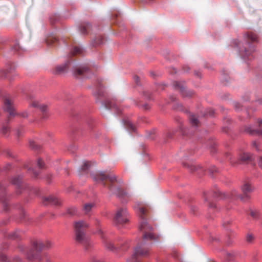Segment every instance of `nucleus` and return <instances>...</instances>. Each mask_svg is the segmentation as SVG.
Listing matches in <instances>:
<instances>
[{
    "label": "nucleus",
    "mask_w": 262,
    "mask_h": 262,
    "mask_svg": "<svg viewBox=\"0 0 262 262\" xmlns=\"http://www.w3.org/2000/svg\"><path fill=\"white\" fill-rule=\"evenodd\" d=\"M189 120L192 125L194 126H197L199 123V121L196 117L193 115L190 116Z\"/></svg>",
    "instance_id": "nucleus-17"
},
{
    "label": "nucleus",
    "mask_w": 262,
    "mask_h": 262,
    "mask_svg": "<svg viewBox=\"0 0 262 262\" xmlns=\"http://www.w3.org/2000/svg\"><path fill=\"white\" fill-rule=\"evenodd\" d=\"M251 158L250 155L249 153L244 152L239 156V161L241 162H247Z\"/></svg>",
    "instance_id": "nucleus-12"
},
{
    "label": "nucleus",
    "mask_w": 262,
    "mask_h": 262,
    "mask_svg": "<svg viewBox=\"0 0 262 262\" xmlns=\"http://www.w3.org/2000/svg\"><path fill=\"white\" fill-rule=\"evenodd\" d=\"M126 126L130 128L132 130L134 131L135 130V127L134 125L130 122H128Z\"/></svg>",
    "instance_id": "nucleus-26"
},
{
    "label": "nucleus",
    "mask_w": 262,
    "mask_h": 262,
    "mask_svg": "<svg viewBox=\"0 0 262 262\" xmlns=\"http://www.w3.org/2000/svg\"><path fill=\"white\" fill-rule=\"evenodd\" d=\"M116 193L119 197H122L124 196H128V195L126 192H124V190H123L121 188H118L117 190V192H116Z\"/></svg>",
    "instance_id": "nucleus-21"
},
{
    "label": "nucleus",
    "mask_w": 262,
    "mask_h": 262,
    "mask_svg": "<svg viewBox=\"0 0 262 262\" xmlns=\"http://www.w3.org/2000/svg\"><path fill=\"white\" fill-rule=\"evenodd\" d=\"M4 110L6 112L8 113L9 118L15 116H19L23 118H27L28 116V114L27 111L16 112L13 106L12 101L8 99H6L5 100Z\"/></svg>",
    "instance_id": "nucleus-2"
},
{
    "label": "nucleus",
    "mask_w": 262,
    "mask_h": 262,
    "mask_svg": "<svg viewBox=\"0 0 262 262\" xmlns=\"http://www.w3.org/2000/svg\"><path fill=\"white\" fill-rule=\"evenodd\" d=\"M129 220L128 213L125 208L118 209L114 217V222L117 225H122Z\"/></svg>",
    "instance_id": "nucleus-3"
},
{
    "label": "nucleus",
    "mask_w": 262,
    "mask_h": 262,
    "mask_svg": "<svg viewBox=\"0 0 262 262\" xmlns=\"http://www.w3.org/2000/svg\"><path fill=\"white\" fill-rule=\"evenodd\" d=\"M242 190L244 193L245 198H249L247 195L248 193L252 192L253 188L252 187L251 184L248 182H246L242 187Z\"/></svg>",
    "instance_id": "nucleus-8"
},
{
    "label": "nucleus",
    "mask_w": 262,
    "mask_h": 262,
    "mask_svg": "<svg viewBox=\"0 0 262 262\" xmlns=\"http://www.w3.org/2000/svg\"><path fill=\"white\" fill-rule=\"evenodd\" d=\"M224 198H230L232 199L239 198L242 201L244 200V197L241 195H237L235 190H233L229 193H224Z\"/></svg>",
    "instance_id": "nucleus-9"
},
{
    "label": "nucleus",
    "mask_w": 262,
    "mask_h": 262,
    "mask_svg": "<svg viewBox=\"0 0 262 262\" xmlns=\"http://www.w3.org/2000/svg\"><path fill=\"white\" fill-rule=\"evenodd\" d=\"M92 177L94 181L97 182H103L107 179H108L111 182L117 181V177L115 175L106 176L102 171L97 172L92 175Z\"/></svg>",
    "instance_id": "nucleus-5"
},
{
    "label": "nucleus",
    "mask_w": 262,
    "mask_h": 262,
    "mask_svg": "<svg viewBox=\"0 0 262 262\" xmlns=\"http://www.w3.org/2000/svg\"><path fill=\"white\" fill-rule=\"evenodd\" d=\"M88 166L89 163L88 162H85L81 168L82 170H85L88 168Z\"/></svg>",
    "instance_id": "nucleus-30"
},
{
    "label": "nucleus",
    "mask_w": 262,
    "mask_h": 262,
    "mask_svg": "<svg viewBox=\"0 0 262 262\" xmlns=\"http://www.w3.org/2000/svg\"><path fill=\"white\" fill-rule=\"evenodd\" d=\"M245 54H246V55H249V54H250V53H249L248 52V51H247V50H245Z\"/></svg>",
    "instance_id": "nucleus-34"
},
{
    "label": "nucleus",
    "mask_w": 262,
    "mask_h": 262,
    "mask_svg": "<svg viewBox=\"0 0 262 262\" xmlns=\"http://www.w3.org/2000/svg\"><path fill=\"white\" fill-rule=\"evenodd\" d=\"M259 129L257 130V132L262 134V120L259 121Z\"/></svg>",
    "instance_id": "nucleus-28"
},
{
    "label": "nucleus",
    "mask_w": 262,
    "mask_h": 262,
    "mask_svg": "<svg viewBox=\"0 0 262 262\" xmlns=\"http://www.w3.org/2000/svg\"><path fill=\"white\" fill-rule=\"evenodd\" d=\"M37 166L39 168H42L43 167V162L41 160V159H39L37 161Z\"/></svg>",
    "instance_id": "nucleus-27"
},
{
    "label": "nucleus",
    "mask_w": 262,
    "mask_h": 262,
    "mask_svg": "<svg viewBox=\"0 0 262 262\" xmlns=\"http://www.w3.org/2000/svg\"><path fill=\"white\" fill-rule=\"evenodd\" d=\"M253 238V236L251 234H249L247 236V241L248 242H251Z\"/></svg>",
    "instance_id": "nucleus-31"
},
{
    "label": "nucleus",
    "mask_w": 262,
    "mask_h": 262,
    "mask_svg": "<svg viewBox=\"0 0 262 262\" xmlns=\"http://www.w3.org/2000/svg\"><path fill=\"white\" fill-rule=\"evenodd\" d=\"M16 134L18 136H20L24 132V129L23 127L21 125L19 126L16 129Z\"/></svg>",
    "instance_id": "nucleus-22"
},
{
    "label": "nucleus",
    "mask_w": 262,
    "mask_h": 262,
    "mask_svg": "<svg viewBox=\"0 0 262 262\" xmlns=\"http://www.w3.org/2000/svg\"><path fill=\"white\" fill-rule=\"evenodd\" d=\"M82 52V49L79 47H75L73 51V54L74 55L80 54Z\"/></svg>",
    "instance_id": "nucleus-23"
},
{
    "label": "nucleus",
    "mask_w": 262,
    "mask_h": 262,
    "mask_svg": "<svg viewBox=\"0 0 262 262\" xmlns=\"http://www.w3.org/2000/svg\"><path fill=\"white\" fill-rule=\"evenodd\" d=\"M246 131L250 134H253L255 130L252 128L251 127H249L246 129Z\"/></svg>",
    "instance_id": "nucleus-29"
},
{
    "label": "nucleus",
    "mask_w": 262,
    "mask_h": 262,
    "mask_svg": "<svg viewBox=\"0 0 262 262\" xmlns=\"http://www.w3.org/2000/svg\"><path fill=\"white\" fill-rule=\"evenodd\" d=\"M94 206V203H91L85 204L83 206V210L84 211V213L85 214H88V213H89L91 211L92 209Z\"/></svg>",
    "instance_id": "nucleus-14"
},
{
    "label": "nucleus",
    "mask_w": 262,
    "mask_h": 262,
    "mask_svg": "<svg viewBox=\"0 0 262 262\" xmlns=\"http://www.w3.org/2000/svg\"><path fill=\"white\" fill-rule=\"evenodd\" d=\"M247 37L251 40L252 41H256L257 39V36L256 34L253 33H250L247 34Z\"/></svg>",
    "instance_id": "nucleus-19"
},
{
    "label": "nucleus",
    "mask_w": 262,
    "mask_h": 262,
    "mask_svg": "<svg viewBox=\"0 0 262 262\" xmlns=\"http://www.w3.org/2000/svg\"><path fill=\"white\" fill-rule=\"evenodd\" d=\"M10 131V128L8 126H4L2 128V132L4 134H6Z\"/></svg>",
    "instance_id": "nucleus-25"
},
{
    "label": "nucleus",
    "mask_w": 262,
    "mask_h": 262,
    "mask_svg": "<svg viewBox=\"0 0 262 262\" xmlns=\"http://www.w3.org/2000/svg\"><path fill=\"white\" fill-rule=\"evenodd\" d=\"M138 214L140 217L139 228L143 233V237L144 239L150 241L157 240L158 236L153 233V228L147 223L146 220L144 217V215L146 214V210L143 207L139 208Z\"/></svg>",
    "instance_id": "nucleus-1"
},
{
    "label": "nucleus",
    "mask_w": 262,
    "mask_h": 262,
    "mask_svg": "<svg viewBox=\"0 0 262 262\" xmlns=\"http://www.w3.org/2000/svg\"><path fill=\"white\" fill-rule=\"evenodd\" d=\"M108 107L110 108H111L112 107V106L110 105L109 106H108Z\"/></svg>",
    "instance_id": "nucleus-36"
},
{
    "label": "nucleus",
    "mask_w": 262,
    "mask_h": 262,
    "mask_svg": "<svg viewBox=\"0 0 262 262\" xmlns=\"http://www.w3.org/2000/svg\"><path fill=\"white\" fill-rule=\"evenodd\" d=\"M213 114V111L212 110L209 111L208 113V115H212Z\"/></svg>",
    "instance_id": "nucleus-33"
},
{
    "label": "nucleus",
    "mask_w": 262,
    "mask_h": 262,
    "mask_svg": "<svg viewBox=\"0 0 262 262\" xmlns=\"http://www.w3.org/2000/svg\"><path fill=\"white\" fill-rule=\"evenodd\" d=\"M34 246L37 251L41 250L45 247V245L41 242H36L34 243Z\"/></svg>",
    "instance_id": "nucleus-18"
},
{
    "label": "nucleus",
    "mask_w": 262,
    "mask_h": 262,
    "mask_svg": "<svg viewBox=\"0 0 262 262\" xmlns=\"http://www.w3.org/2000/svg\"><path fill=\"white\" fill-rule=\"evenodd\" d=\"M87 70V68L85 67L78 68L75 70L74 74L76 76L81 75L85 72H86Z\"/></svg>",
    "instance_id": "nucleus-16"
},
{
    "label": "nucleus",
    "mask_w": 262,
    "mask_h": 262,
    "mask_svg": "<svg viewBox=\"0 0 262 262\" xmlns=\"http://www.w3.org/2000/svg\"><path fill=\"white\" fill-rule=\"evenodd\" d=\"M76 241L85 247L91 245V241L84 231H75Z\"/></svg>",
    "instance_id": "nucleus-4"
},
{
    "label": "nucleus",
    "mask_w": 262,
    "mask_h": 262,
    "mask_svg": "<svg viewBox=\"0 0 262 262\" xmlns=\"http://www.w3.org/2000/svg\"><path fill=\"white\" fill-rule=\"evenodd\" d=\"M89 227V224L83 221L76 222L74 224L75 231H84Z\"/></svg>",
    "instance_id": "nucleus-7"
},
{
    "label": "nucleus",
    "mask_w": 262,
    "mask_h": 262,
    "mask_svg": "<svg viewBox=\"0 0 262 262\" xmlns=\"http://www.w3.org/2000/svg\"><path fill=\"white\" fill-rule=\"evenodd\" d=\"M150 254L149 248L142 246L137 247L135 248L134 253L133 255V258H136L137 256H148Z\"/></svg>",
    "instance_id": "nucleus-6"
},
{
    "label": "nucleus",
    "mask_w": 262,
    "mask_h": 262,
    "mask_svg": "<svg viewBox=\"0 0 262 262\" xmlns=\"http://www.w3.org/2000/svg\"><path fill=\"white\" fill-rule=\"evenodd\" d=\"M32 148H35V147L34 146H33V145H32Z\"/></svg>",
    "instance_id": "nucleus-37"
},
{
    "label": "nucleus",
    "mask_w": 262,
    "mask_h": 262,
    "mask_svg": "<svg viewBox=\"0 0 262 262\" xmlns=\"http://www.w3.org/2000/svg\"><path fill=\"white\" fill-rule=\"evenodd\" d=\"M90 26L89 24H87L86 26H81L80 27V31L82 33L84 34L86 33V28Z\"/></svg>",
    "instance_id": "nucleus-24"
},
{
    "label": "nucleus",
    "mask_w": 262,
    "mask_h": 262,
    "mask_svg": "<svg viewBox=\"0 0 262 262\" xmlns=\"http://www.w3.org/2000/svg\"><path fill=\"white\" fill-rule=\"evenodd\" d=\"M67 63H64L62 65H59L55 67L53 71L55 74H60L66 71L67 68Z\"/></svg>",
    "instance_id": "nucleus-10"
},
{
    "label": "nucleus",
    "mask_w": 262,
    "mask_h": 262,
    "mask_svg": "<svg viewBox=\"0 0 262 262\" xmlns=\"http://www.w3.org/2000/svg\"><path fill=\"white\" fill-rule=\"evenodd\" d=\"M231 163H232V164H233V162L232 161H231Z\"/></svg>",
    "instance_id": "nucleus-38"
},
{
    "label": "nucleus",
    "mask_w": 262,
    "mask_h": 262,
    "mask_svg": "<svg viewBox=\"0 0 262 262\" xmlns=\"http://www.w3.org/2000/svg\"><path fill=\"white\" fill-rule=\"evenodd\" d=\"M43 201L46 205L48 204V203L54 205H57L58 204V201L56 198L52 196L44 198Z\"/></svg>",
    "instance_id": "nucleus-11"
},
{
    "label": "nucleus",
    "mask_w": 262,
    "mask_h": 262,
    "mask_svg": "<svg viewBox=\"0 0 262 262\" xmlns=\"http://www.w3.org/2000/svg\"><path fill=\"white\" fill-rule=\"evenodd\" d=\"M104 244L106 248L109 250L114 251L116 249V247L114 246V244L109 240H106L104 242Z\"/></svg>",
    "instance_id": "nucleus-15"
},
{
    "label": "nucleus",
    "mask_w": 262,
    "mask_h": 262,
    "mask_svg": "<svg viewBox=\"0 0 262 262\" xmlns=\"http://www.w3.org/2000/svg\"><path fill=\"white\" fill-rule=\"evenodd\" d=\"M21 182V178L19 176L14 177L12 180V182L13 184H15L16 185H19Z\"/></svg>",
    "instance_id": "nucleus-20"
},
{
    "label": "nucleus",
    "mask_w": 262,
    "mask_h": 262,
    "mask_svg": "<svg viewBox=\"0 0 262 262\" xmlns=\"http://www.w3.org/2000/svg\"><path fill=\"white\" fill-rule=\"evenodd\" d=\"M218 194H219V195H221L222 194V192L220 191H218Z\"/></svg>",
    "instance_id": "nucleus-35"
},
{
    "label": "nucleus",
    "mask_w": 262,
    "mask_h": 262,
    "mask_svg": "<svg viewBox=\"0 0 262 262\" xmlns=\"http://www.w3.org/2000/svg\"><path fill=\"white\" fill-rule=\"evenodd\" d=\"M30 105L34 107H38L42 112H45L47 108V105L45 104H39L37 101L32 102Z\"/></svg>",
    "instance_id": "nucleus-13"
},
{
    "label": "nucleus",
    "mask_w": 262,
    "mask_h": 262,
    "mask_svg": "<svg viewBox=\"0 0 262 262\" xmlns=\"http://www.w3.org/2000/svg\"><path fill=\"white\" fill-rule=\"evenodd\" d=\"M258 165L262 168V157H260L258 161Z\"/></svg>",
    "instance_id": "nucleus-32"
}]
</instances>
